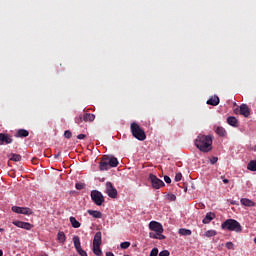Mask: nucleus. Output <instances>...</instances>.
<instances>
[{"instance_id":"1","label":"nucleus","mask_w":256,"mask_h":256,"mask_svg":"<svg viewBox=\"0 0 256 256\" xmlns=\"http://www.w3.org/2000/svg\"><path fill=\"white\" fill-rule=\"evenodd\" d=\"M194 145L202 153H209L213 149V136L199 134L194 141Z\"/></svg>"},{"instance_id":"2","label":"nucleus","mask_w":256,"mask_h":256,"mask_svg":"<svg viewBox=\"0 0 256 256\" xmlns=\"http://www.w3.org/2000/svg\"><path fill=\"white\" fill-rule=\"evenodd\" d=\"M131 133L135 139H138V141H145L147 139V135L145 134V130L139 126V124L133 122L130 126Z\"/></svg>"},{"instance_id":"3","label":"nucleus","mask_w":256,"mask_h":256,"mask_svg":"<svg viewBox=\"0 0 256 256\" xmlns=\"http://www.w3.org/2000/svg\"><path fill=\"white\" fill-rule=\"evenodd\" d=\"M150 229V237L151 239H165V236L163 235V226L162 225H149Z\"/></svg>"},{"instance_id":"4","label":"nucleus","mask_w":256,"mask_h":256,"mask_svg":"<svg viewBox=\"0 0 256 256\" xmlns=\"http://www.w3.org/2000/svg\"><path fill=\"white\" fill-rule=\"evenodd\" d=\"M90 197H91L93 203H95V205H97L98 207H101V205H103V203H105V197L98 190H92Z\"/></svg>"},{"instance_id":"5","label":"nucleus","mask_w":256,"mask_h":256,"mask_svg":"<svg viewBox=\"0 0 256 256\" xmlns=\"http://www.w3.org/2000/svg\"><path fill=\"white\" fill-rule=\"evenodd\" d=\"M149 180L151 182L153 189H161V187H165V182L157 178L155 174H149Z\"/></svg>"},{"instance_id":"6","label":"nucleus","mask_w":256,"mask_h":256,"mask_svg":"<svg viewBox=\"0 0 256 256\" xmlns=\"http://www.w3.org/2000/svg\"><path fill=\"white\" fill-rule=\"evenodd\" d=\"M12 211L18 215H33V210L28 207L12 206Z\"/></svg>"},{"instance_id":"7","label":"nucleus","mask_w":256,"mask_h":256,"mask_svg":"<svg viewBox=\"0 0 256 256\" xmlns=\"http://www.w3.org/2000/svg\"><path fill=\"white\" fill-rule=\"evenodd\" d=\"M73 243H74V247H75L77 253L80 256H87V252L85 250H83V248H81V240L79 239V236L73 237Z\"/></svg>"},{"instance_id":"8","label":"nucleus","mask_w":256,"mask_h":256,"mask_svg":"<svg viewBox=\"0 0 256 256\" xmlns=\"http://www.w3.org/2000/svg\"><path fill=\"white\" fill-rule=\"evenodd\" d=\"M106 193L108 195V197H110L111 199H117V189L113 186V183L111 182H107L106 183Z\"/></svg>"},{"instance_id":"9","label":"nucleus","mask_w":256,"mask_h":256,"mask_svg":"<svg viewBox=\"0 0 256 256\" xmlns=\"http://www.w3.org/2000/svg\"><path fill=\"white\" fill-rule=\"evenodd\" d=\"M13 143V136L8 133H0V145H11Z\"/></svg>"},{"instance_id":"10","label":"nucleus","mask_w":256,"mask_h":256,"mask_svg":"<svg viewBox=\"0 0 256 256\" xmlns=\"http://www.w3.org/2000/svg\"><path fill=\"white\" fill-rule=\"evenodd\" d=\"M223 231H235V233H241L243 230L241 225H222Z\"/></svg>"},{"instance_id":"11","label":"nucleus","mask_w":256,"mask_h":256,"mask_svg":"<svg viewBox=\"0 0 256 256\" xmlns=\"http://www.w3.org/2000/svg\"><path fill=\"white\" fill-rule=\"evenodd\" d=\"M106 163H108V167H117L119 165V160L113 156H104Z\"/></svg>"},{"instance_id":"12","label":"nucleus","mask_w":256,"mask_h":256,"mask_svg":"<svg viewBox=\"0 0 256 256\" xmlns=\"http://www.w3.org/2000/svg\"><path fill=\"white\" fill-rule=\"evenodd\" d=\"M240 115H243V117H249L251 115V112L249 111V106L247 104H242L240 106Z\"/></svg>"},{"instance_id":"13","label":"nucleus","mask_w":256,"mask_h":256,"mask_svg":"<svg viewBox=\"0 0 256 256\" xmlns=\"http://www.w3.org/2000/svg\"><path fill=\"white\" fill-rule=\"evenodd\" d=\"M99 169H100V171H109V169H111L109 167L108 162L105 160V156L102 157V160L99 163Z\"/></svg>"},{"instance_id":"14","label":"nucleus","mask_w":256,"mask_h":256,"mask_svg":"<svg viewBox=\"0 0 256 256\" xmlns=\"http://www.w3.org/2000/svg\"><path fill=\"white\" fill-rule=\"evenodd\" d=\"M213 219H215V213L213 212H208L206 214V216L204 217V219L202 220V223H204L205 225L209 224L210 222L213 221Z\"/></svg>"},{"instance_id":"15","label":"nucleus","mask_w":256,"mask_h":256,"mask_svg":"<svg viewBox=\"0 0 256 256\" xmlns=\"http://www.w3.org/2000/svg\"><path fill=\"white\" fill-rule=\"evenodd\" d=\"M228 125H231V127H239V121L234 116H229L227 118Z\"/></svg>"},{"instance_id":"16","label":"nucleus","mask_w":256,"mask_h":256,"mask_svg":"<svg viewBox=\"0 0 256 256\" xmlns=\"http://www.w3.org/2000/svg\"><path fill=\"white\" fill-rule=\"evenodd\" d=\"M207 105H212L213 107H217L219 105V97L218 96H212L207 100Z\"/></svg>"},{"instance_id":"17","label":"nucleus","mask_w":256,"mask_h":256,"mask_svg":"<svg viewBox=\"0 0 256 256\" xmlns=\"http://www.w3.org/2000/svg\"><path fill=\"white\" fill-rule=\"evenodd\" d=\"M85 123H93L95 121V114L83 113Z\"/></svg>"},{"instance_id":"18","label":"nucleus","mask_w":256,"mask_h":256,"mask_svg":"<svg viewBox=\"0 0 256 256\" xmlns=\"http://www.w3.org/2000/svg\"><path fill=\"white\" fill-rule=\"evenodd\" d=\"M215 133L219 135V137H227V130L222 126H217L215 128Z\"/></svg>"},{"instance_id":"19","label":"nucleus","mask_w":256,"mask_h":256,"mask_svg":"<svg viewBox=\"0 0 256 256\" xmlns=\"http://www.w3.org/2000/svg\"><path fill=\"white\" fill-rule=\"evenodd\" d=\"M101 232H97L93 239V246H101L102 243Z\"/></svg>"},{"instance_id":"20","label":"nucleus","mask_w":256,"mask_h":256,"mask_svg":"<svg viewBox=\"0 0 256 256\" xmlns=\"http://www.w3.org/2000/svg\"><path fill=\"white\" fill-rule=\"evenodd\" d=\"M87 213L91 215V217H94V219H101V217H103V214L97 210H88Z\"/></svg>"},{"instance_id":"21","label":"nucleus","mask_w":256,"mask_h":256,"mask_svg":"<svg viewBox=\"0 0 256 256\" xmlns=\"http://www.w3.org/2000/svg\"><path fill=\"white\" fill-rule=\"evenodd\" d=\"M240 202L245 206V207H255V202L253 200H249L247 198H242Z\"/></svg>"},{"instance_id":"22","label":"nucleus","mask_w":256,"mask_h":256,"mask_svg":"<svg viewBox=\"0 0 256 256\" xmlns=\"http://www.w3.org/2000/svg\"><path fill=\"white\" fill-rule=\"evenodd\" d=\"M15 137H20V138L29 137V131L25 129H19L15 134Z\"/></svg>"},{"instance_id":"23","label":"nucleus","mask_w":256,"mask_h":256,"mask_svg":"<svg viewBox=\"0 0 256 256\" xmlns=\"http://www.w3.org/2000/svg\"><path fill=\"white\" fill-rule=\"evenodd\" d=\"M67 240V236H65V232H58L57 234V241H59V243H65V241Z\"/></svg>"},{"instance_id":"24","label":"nucleus","mask_w":256,"mask_h":256,"mask_svg":"<svg viewBox=\"0 0 256 256\" xmlns=\"http://www.w3.org/2000/svg\"><path fill=\"white\" fill-rule=\"evenodd\" d=\"M179 235H182L183 237H188L189 235H191V230L190 229H185V228H181L178 231Z\"/></svg>"},{"instance_id":"25","label":"nucleus","mask_w":256,"mask_h":256,"mask_svg":"<svg viewBox=\"0 0 256 256\" xmlns=\"http://www.w3.org/2000/svg\"><path fill=\"white\" fill-rule=\"evenodd\" d=\"M248 171H256V160H251L247 165Z\"/></svg>"},{"instance_id":"26","label":"nucleus","mask_w":256,"mask_h":256,"mask_svg":"<svg viewBox=\"0 0 256 256\" xmlns=\"http://www.w3.org/2000/svg\"><path fill=\"white\" fill-rule=\"evenodd\" d=\"M93 253L96 256L103 255V251H101V246H93Z\"/></svg>"},{"instance_id":"27","label":"nucleus","mask_w":256,"mask_h":256,"mask_svg":"<svg viewBox=\"0 0 256 256\" xmlns=\"http://www.w3.org/2000/svg\"><path fill=\"white\" fill-rule=\"evenodd\" d=\"M222 225H239V222L234 219H227L222 223Z\"/></svg>"},{"instance_id":"28","label":"nucleus","mask_w":256,"mask_h":256,"mask_svg":"<svg viewBox=\"0 0 256 256\" xmlns=\"http://www.w3.org/2000/svg\"><path fill=\"white\" fill-rule=\"evenodd\" d=\"M10 161L19 162L21 161V155L19 154H10Z\"/></svg>"},{"instance_id":"29","label":"nucleus","mask_w":256,"mask_h":256,"mask_svg":"<svg viewBox=\"0 0 256 256\" xmlns=\"http://www.w3.org/2000/svg\"><path fill=\"white\" fill-rule=\"evenodd\" d=\"M82 121H85L83 114H80L79 116L75 117V123H77V125H81Z\"/></svg>"},{"instance_id":"30","label":"nucleus","mask_w":256,"mask_h":256,"mask_svg":"<svg viewBox=\"0 0 256 256\" xmlns=\"http://www.w3.org/2000/svg\"><path fill=\"white\" fill-rule=\"evenodd\" d=\"M206 237H215L217 235V232L215 230H208L205 233Z\"/></svg>"},{"instance_id":"31","label":"nucleus","mask_w":256,"mask_h":256,"mask_svg":"<svg viewBox=\"0 0 256 256\" xmlns=\"http://www.w3.org/2000/svg\"><path fill=\"white\" fill-rule=\"evenodd\" d=\"M129 247H131V242H122L121 244H120V248L121 249H129Z\"/></svg>"},{"instance_id":"32","label":"nucleus","mask_w":256,"mask_h":256,"mask_svg":"<svg viewBox=\"0 0 256 256\" xmlns=\"http://www.w3.org/2000/svg\"><path fill=\"white\" fill-rule=\"evenodd\" d=\"M166 199L168 201H177V196L175 194H167Z\"/></svg>"},{"instance_id":"33","label":"nucleus","mask_w":256,"mask_h":256,"mask_svg":"<svg viewBox=\"0 0 256 256\" xmlns=\"http://www.w3.org/2000/svg\"><path fill=\"white\" fill-rule=\"evenodd\" d=\"M70 223L71 225H81V223H79V221H77V219L73 216L70 217Z\"/></svg>"},{"instance_id":"34","label":"nucleus","mask_w":256,"mask_h":256,"mask_svg":"<svg viewBox=\"0 0 256 256\" xmlns=\"http://www.w3.org/2000/svg\"><path fill=\"white\" fill-rule=\"evenodd\" d=\"M64 137H65L66 139H71V137H73V133H71V131H69V130H66V131L64 132Z\"/></svg>"},{"instance_id":"35","label":"nucleus","mask_w":256,"mask_h":256,"mask_svg":"<svg viewBox=\"0 0 256 256\" xmlns=\"http://www.w3.org/2000/svg\"><path fill=\"white\" fill-rule=\"evenodd\" d=\"M226 248L233 251L235 249V244H233V242H227Z\"/></svg>"},{"instance_id":"36","label":"nucleus","mask_w":256,"mask_h":256,"mask_svg":"<svg viewBox=\"0 0 256 256\" xmlns=\"http://www.w3.org/2000/svg\"><path fill=\"white\" fill-rule=\"evenodd\" d=\"M157 255H159V249L153 248L150 252V256H157Z\"/></svg>"},{"instance_id":"37","label":"nucleus","mask_w":256,"mask_h":256,"mask_svg":"<svg viewBox=\"0 0 256 256\" xmlns=\"http://www.w3.org/2000/svg\"><path fill=\"white\" fill-rule=\"evenodd\" d=\"M75 187H76V189H78V191H81V189H85V184L76 183Z\"/></svg>"},{"instance_id":"38","label":"nucleus","mask_w":256,"mask_h":256,"mask_svg":"<svg viewBox=\"0 0 256 256\" xmlns=\"http://www.w3.org/2000/svg\"><path fill=\"white\" fill-rule=\"evenodd\" d=\"M170 253H169V250H163L159 253V256H169Z\"/></svg>"},{"instance_id":"39","label":"nucleus","mask_w":256,"mask_h":256,"mask_svg":"<svg viewBox=\"0 0 256 256\" xmlns=\"http://www.w3.org/2000/svg\"><path fill=\"white\" fill-rule=\"evenodd\" d=\"M217 161H219V158L213 156L211 159H210V162H211V165H215V163H217Z\"/></svg>"},{"instance_id":"40","label":"nucleus","mask_w":256,"mask_h":256,"mask_svg":"<svg viewBox=\"0 0 256 256\" xmlns=\"http://www.w3.org/2000/svg\"><path fill=\"white\" fill-rule=\"evenodd\" d=\"M181 179H183V174L181 173L176 174L175 181H181Z\"/></svg>"},{"instance_id":"41","label":"nucleus","mask_w":256,"mask_h":256,"mask_svg":"<svg viewBox=\"0 0 256 256\" xmlns=\"http://www.w3.org/2000/svg\"><path fill=\"white\" fill-rule=\"evenodd\" d=\"M164 181L169 185L171 183V178L169 176H164Z\"/></svg>"},{"instance_id":"42","label":"nucleus","mask_w":256,"mask_h":256,"mask_svg":"<svg viewBox=\"0 0 256 256\" xmlns=\"http://www.w3.org/2000/svg\"><path fill=\"white\" fill-rule=\"evenodd\" d=\"M22 229H26L27 231H30V229H31V227H33V226H31V225H24V226H20Z\"/></svg>"},{"instance_id":"43","label":"nucleus","mask_w":256,"mask_h":256,"mask_svg":"<svg viewBox=\"0 0 256 256\" xmlns=\"http://www.w3.org/2000/svg\"><path fill=\"white\" fill-rule=\"evenodd\" d=\"M85 137H87V135H85V134H79L78 136H77V139H85Z\"/></svg>"},{"instance_id":"44","label":"nucleus","mask_w":256,"mask_h":256,"mask_svg":"<svg viewBox=\"0 0 256 256\" xmlns=\"http://www.w3.org/2000/svg\"><path fill=\"white\" fill-rule=\"evenodd\" d=\"M149 225H161V223L157 222V221H151L149 223Z\"/></svg>"},{"instance_id":"45","label":"nucleus","mask_w":256,"mask_h":256,"mask_svg":"<svg viewBox=\"0 0 256 256\" xmlns=\"http://www.w3.org/2000/svg\"><path fill=\"white\" fill-rule=\"evenodd\" d=\"M222 181H223V183H225V185H227V183H229V179H227V178H223Z\"/></svg>"},{"instance_id":"46","label":"nucleus","mask_w":256,"mask_h":256,"mask_svg":"<svg viewBox=\"0 0 256 256\" xmlns=\"http://www.w3.org/2000/svg\"><path fill=\"white\" fill-rule=\"evenodd\" d=\"M55 159H57L58 157H61V151H59L57 154H55Z\"/></svg>"},{"instance_id":"47","label":"nucleus","mask_w":256,"mask_h":256,"mask_svg":"<svg viewBox=\"0 0 256 256\" xmlns=\"http://www.w3.org/2000/svg\"><path fill=\"white\" fill-rule=\"evenodd\" d=\"M106 256H115V254L113 252H106Z\"/></svg>"},{"instance_id":"48","label":"nucleus","mask_w":256,"mask_h":256,"mask_svg":"<svg viewBox=\"0 0 256 256\" xmlns=\"http://www.w3.org/2000/svg\"><path fill=\"white\" fill-rule=\"evenodd\" d=\"M21 224L22 225H31V223H28V222H22Z\"/></svg>"},{"instance_id":"49","label":"nucleus","mask_w":256,"mask_h":256,"mask_svg":"<svg viewBox=\"0 0 256 256\" xmlns=\"http://www.w3.org/2000/svg\"><path fill=\"white\" fill-rule=\"evenodd\" d=\"M74 229H78V227H80V225H73Z\"/></svg>"},{"instance_id":"50","label":"nucleus","mask_w":256,"mask_h":256,"mask_svg":"<svg viewBox=\"0 0 256 256\" xmlns=\"http://www.w3.org/2000/svg\"><path fill=\"white\" fill-rule=\"evenodd\" d=\"M0 256H3V250H0Z\"/></svg>"},{"instance_id":"51","label":"nucleus","mask_w":256,"mask_h":256,"mask_svg":"<svg viewBox=\"0 0 256 256\" xmlns=\"http://www.w3.org/2000/svg\"><path fill=\"white\" fill-rule=\"evenodd\" d=\"M254 243H255V245H256V237L254 238Z\"/></svg>"}]
</instances>
